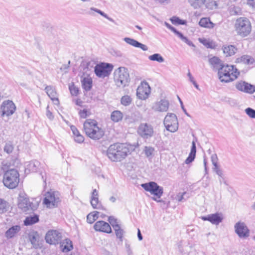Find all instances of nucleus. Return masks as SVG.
<instances>
[{
	"instance_id": "obj_1",
	"label": "nucleus",
	"mask_w": 255,
	"mask_h": 255,
	"mask_svg": "<svg viewBox=\"0 0 255 255\" xmlns=\"http://www.w3.org/2000/svg\"><path fill=\"white\" fill-rule=\"evenodd\" d=\"M129 153V148L124 143H116L111 144L107 150V155L112 161H121Z\"/></svg>"
},
{
	"instance_id": "obj_2",
	"label": "nucleus",
	"mask_w": 255,
	"mask_h": 255,
	"mask_svg": "<svg viewBox=\"0 0 255 255\" xmlns=\"http://www.w3.org/2000/svg\"><path fill=\"white\" fill-rule=\"evenodd\" d=\"M83 126L86 134L92 139H100L104 135V130L99 127L98 122L95 120L87 119Z\"/></svg>"
},
{
	"instance_id": "obj_3",
	"label": "nucleus",
	"mask_w": 255,
	"mask_h": 255,
	"mask_svg": "<svg viewBox=\"0 0 255 255\" xmlns=\"http://www.w3.org/2000/svg\"><path fill=\"white\" fill-rule=\"evenodd\" d=\"M240 71L232 65L224 64L218 71L219 78L222 82L228 83L236 79Z\"/></svg>"
},
{
	"instance_id": "obj_4",
	"label": "nucleus",
	"mask_w": 255,
	"mask_h": 255,
	"mask_svg": "<svg viewBox=\"0 0 255 255\" xmlns=\"http://www.w3.org/2000/svg\"><path fill=\"white\" fill-rule=\"evenodd\" d=\"M2 182L3 185L9 189L16 188L19 182V174L15 169L7 170L3 174Z\"/></svg>"
},
{
	"instance_id": "obj_5",
	"label": "nucleus",
	"mask_w": 255,
	"mask_h": 255,
	"mask_svg": "<svg viewBox=\"0 0 255 255\" xmlns=\"http://www.w3.org/2000/svg\"><path fill=\"white\" fill-rule=\"evenodd\" d=\"M235 28L237 33L242 37L248 36L252 30L249 19L244 17H240L236 20Z\"/></svg>"
},
{
	"instance_id": "obj_6",
	"label": "nucleus",
	"mask_w": 255,
	"mask_h": 255,
	"mask_svg": "<svg viewBox=\"0 0 255 255\" xmlns=\"http://www.w3.org/2000/svg\"><path fill=\"white\" fill-rule=\"evenodd\" d=\"M114 79L118 87H125L129 82V75L128 70L124 67H120L114 72Z\"/></svg>"
},
{
	"instance_id": "obj_7",
	"label": "nucleus",
	"mask_w": 255,
	"mask_h": 255,
	"mask_svg": "<svg viewBox=\"0 0 255 255\" xmlns=\"http://www.w3.org/2000/svg\"><path fill=\"white\" fill-rule=\"evenodd\" d=\"M141 186L145 191L149 192L151 194L156 197H152V200L158 202H160V200H157V198H160L163 194V188L162 187L159 186L156 182L153 181L142 184Z\"/></svg>"
},
{
	"instance_id": "obj_8",
	"label": "nucleus",
	"mask_w": 255,
	"mask_h": 255,
	"mask_svg": "<svg viewBox=\"0 0 255 255\" xmlns=\"http://www.w3.org/2000/svg\"><path fill=\"white\" fill-rule=\"evenodd\" d=\"M39 204L38 202L32 200L30 201L29 199L24 196H20L18 198V207L24 212H30L36 210Z\"/></svg>"
},
{
	"instance_id": "obj_9",
	"label": "nucleus",
	"mask_w": 255,
	"mask_h": 255,
	"mask_svg": "<svg viewBox=\"0 0 255 255\" xmlns=\"http://www.w3.org/2000/svg\"><path fill=\"white\" fill-rule=\"evenodd\" d=\"M163 124L167 130L170 132H174L178 129V119L174 114L167 113L164 118Z\"/></svg>"
},
{
	"instance_id": "obj_10",
	"label": "nucleus",
	"mask_w": 255,
	"mask_h": 255,
	"mask_svg": "<svg viewBox=\"0 0 255 255\" xmlns=\"http://www.w3.org/2000/svg\"><path fill=\"white\" fill-rule=\"evenodd\" d=\"M113 69V65L110 63H102L96 65L94 71L96 76L100 78L108 77Z\"/></svg>"
},
{
	"instance_id": "obj_11",
	"label": "nucleus",
	"mask_w": 255,
	"mask_h": 255,
	"mask_svg": "<svg viewBox=\"0 0 255 255\" xmlns=\"http://www.w3.org/2000/svg\"><path fill=\"white\" fill-rule=\"evenodd\" d=\"M60 201L59 194L58 192H48L45 194L43 204L48 208H54L57 206Z\"/></svg>"
},
{
	"instance_id": "obj_12",
	"label": "nucleus",
	"mask_w": 255,
	"mask_h": 255,
	"mask_svg": "<svg viewBox=\"0 0 255 255\" xmlns=\"http://www.w3.org/2000/svg\"><path fill=\"white\" fill-rule=\"evenodd\" d=\"M137 133L143 139L151 137L154 133L153 127L147 123H141L137 128Z\"/></svg>"
},
{
	"instance_id": "obj_13",
	"label": "nucleus",
	"mask_w": 255,
	"mask_h": 255,
	"mask_svg": "<svg viewBox=\"0 0 255 255\" xmlns=\"http://www.w3.org/2000/svg\"><path fill=\"white\" fill-rule=\"evenodd\" d=\"M2 111L1 116L12 115L16 110V107L12 101L7 100L2 102L0 106Z\"/></svg>"
},
{
	"instance_id": "obj_14",
	"label": "nucleus",
	"mask_w": 255,
	"mask_h": 255,
	"mask_svg": "<svg viewBox=\"0 0 255 255\" xmlns=\"http://www.w3.org/2000/svg\"><path fill=\"white\" fill-rule=\"evenodd\" d=\"M61 239V234L56 230L49 231L45 236L46 242L51 245L59 244L60 242Z\"/></svg>"
},
{
	"instance_id": "obj_15",
	"label": "nucleus",
	"mask_w": 255,
	"mask_h": 255,
	"mask_svg": "<svg viewBox=\"0 0 255 255\" xmlns=\"http://www.w3.org/2000/svg\"><path fill=\"white\" fill-rule=\"evenodd\" d=\"M235 233L241 238H247L250 235V231L245 223L237 222L234 226Z\"/></svg>"
},
{
	"instance_id": "obj_16",
	"label": "nucleus",
	"mask_w": 255,
	"mask_h": 255,
	"mask_svg": "<svg viewBox=\"0 0 255 255\" xmlns=\"http://www.w3.org/2000/svg\"><path fill=\"white\" fill-rule=\"evenodd\" d=\"M150 93V88L147 82L141 83L136 90L137 97L141 100L147 99Z\"/></svg>"
},
{
	"instance_id": "obj_17",
	"label": "nucleus",
	"mask_w": 255,
	"mask_h": 255,
	"mask_svg": "<svg viewBox=\"0 0 255 255\" xmlns=\"http://www.w3.org/2000/svg\"><path fill=\"white\" fill-rule=\"evenodd\" d=\"M235 87L237 90L244 93L253 94L255 92V86L245 81H240L237 82Z\"/></svg>"
},
{
	"instance_id": "obj_18",
	"label": "nucleus",
	"mask_w": 255,
	"mask_h": 255,
	"mask_svg": "<svg viewBox=\"0 0 255 255\" xmlns=\"http://www.w3.org/2000/svg\"><path fill=\"white\" fill-rule=\"evenodd\" d=\"M169 107V101L165 99H161L153 104L152 109L155 112H165L168 111Z\"/></svg>"
},
{
	"instance_id": "obj_19",
	"label": "nucleus",
	"mask_w": 255,
	"mask_h": 255,
	"mask_svg": "<svg viewBox=\"0 0 255 255\" xmlns=\"http://www.w3.org/2000/svg\"><path fill=\"white\" fill-rule=\"evenodd\" d=\"M222 214L216 213L215 214H209L207 216L202 217V219L204 221H208L214 225L219 224L223 220Z\"/></svg>"
},
{
	"instance_id": "obj_20",
	"label": "nucleus",
	"mask_w": 255,
	"mask_h": 255,
	"mask_svg": "<svg viewBox=\"0 0 255 255\" xmlns=\"http://www.w3.org/2000/svg\"><path fill=\"white\" fill-rule=\"evenodd\" d=\"M94 228L97 231L111 233L112 229L110 225L103 221L97 222L94 225Z\"/></svg>"
},
{
	"instance_id": "obj_21",
	"label": "nucleus",
	"mask_w": 255,
	"mask_h": 255,
	"mask_svg": "<svg viewBox=\"0 0 255 255\" xmlns=\"http://www.w3.org/2000/svg\"><path fill=\"white\" fill-rule=\"evenodd\" d=\"M124 40L127 43L133 47L140 48L143 51H147L148 50V47L146 45L142 44L134 39L129 37H125L124 39Z\"/></svg>"
},
{
	"instance_id": "obj_22",
	"label": "nucleus",
	"mask_w": 255,
	"mask_h": 255,
	"mask_svg": "<svg viewBox=\"0 0 255 255\" xmlns=\"http://www.w3.org/2000/svg\"><path fill=\"white\" fill-rule=\"evenodd\" d=\"M39 165L40 163L37 160L28 162L25 164V172L26 173H28L31 172H36Z\"/></svg>"
},
{
	"instance_id": "obj_23",
	"label": "nucleus",
	"mask_w": 255,
	"mask_h": 255,
	"mask_svg": "<svg viewBox=\"0 0 255 255\" xmlns=\"http://www.w3.org/2000/svg\"><path fill=\"white\" fill-rule=\"evenodd\" d=\"M46 94L54 102V104L58 105L59 104V100L57 97V94L55 89L50 86H46L45 88Z\"/></svg>"
},
{
	"instance_id": "obj_24",
	"label": "nucleus",
	"mask_w": 255,
	"mask_h": 255,
	"mask_svg": "<svg viewBox=\"0 0 255 255\" xmlns=\"http://www.w3.org/2000/svg\"><path fill=\"white\" fill-rule=\"evenodd\" d=\"M82 87L86 91H89L91 90L93 85L92 79L89 77H82L81 80Z\"/></svg>"
},
{
	"instance_id": "obj_25",
	"label": "nucleus",
	"mask_w": 255,
	"mask_h": 255,
	"mask_svg": "<svg viewBox=\"0 0 255 255\" xmlns=\"http://www.w3.org/2000/svg\"><path fill=\"white\" fill-rule=\"evenodd\" d=\"M209 62L214 70H218V71L220 67L224 65L219 58L216 56L210 58Z\"/></svg>"
},
{
	"instance_id": "obj_26",
	"label": "nucleus",
	"mask_w": 255,
	"mask_h": 255,
	"mask_svg": "<svg viewBox=\"0 0 255 255\" xmlns=\"http://www.w3.org/2000/svg\"><path fill=\"white\" fill-rule=\"evenodd\" d=\"M196 147L195 141L193 140L192 142V146L190 152L188 157L185 161L186 164H189L194 161L196 157Z\"/></svg>"
},
{
	"instance_id": "obj_27",
	"label": "nucleus",
	"mask_w": 255,
	"mask_h": 255,
	"mask_svg": "<svg viewBox=\"0 0 255 255\" xmlns=\"http://www.w3.org/2000/svg\"><path fill=\"white\" fill-rule=\"evenodd\" d=\"M188 2L194 9H200L205 4L206 0H188Z\"/></svg>"
},
{
	"instance_id": "obj_28",
	"label": "nucleus",
	"mask_w": 255,
	"mask_h": 255,
	"mask_svg": "<svg viewBox=\"0 0 255 255\" xmlns=\"http://www.w3.org/2000/svg\"><path fill=\"white\" fill-rule=\"evenodd\" d=\"M223 50L226 56H231L236 53L237 48L232 45H225L223 47Z\"/></svg>"
},
{
	"instance_id": "obj_29",
	"label": "nucleus",
	"mask_w": 255,
	"mask_h": 255,
	"mask_svg": "<svg viewBox=\"0 0 255 255\" xmlns=\"http://www.w3.org/2000/svg\"><path fill=\"white\" fill-rule=\"evenodd\" d=\"M20 230L19 226L16 225L10 228L5 233V237L8 238H13Z\"/></svg>"
},
{
	"instance_id": "obj_30",
	"label": "nucleus",
	"mask_w": 255,
	"mask_h": 255,
	"mask_svg": "<svg viewBox=\"0 0 255 255\" xmlns=\"http://www.w3.org/2000/svg\"><path fill=\"white\" fill-rule=\"evenodd\" d=\"M199 24L202 27L208 28H213L215 26V24L213 23L208 17L202 18Z\"/></svg>"
},
{
	"instance_id": "obj_31",
	"label": "nucleus",
	"mask_w": 255,
	"mask_h": 255,
	"mask_svg": "<svg viewBox=\"0 0 255 255\" xmlns=\"http://www.w3.org/2000/svg\"><path fill=\"white\" fill-rule=\"evenodd\" d=\"M123 118V114L120 111L116 110L113 111L111 115V119L115 123H118Z\"/></svg>"
},
{
	"instance_id": "obj_32",
	"label": "nucleus",
	"mask_w": 255,
	"mask_h": 255,
	"mask_svg": "<svg viewBox=\"0 0 255 255\" xmlns=\"http://www.w3.org/2000/svg\"><path fill=\"white\" fill-rule=\"evenodd\" d=\"M238 62L243 63L246 64H253L255 60L251 56L244 55L237 59Z\"/></svg>"
},
{
	"instance_id": "obj_33",
	"label": "nucleus",
	"mask_w": 255,
	"mask_h": 255,
	"mask_svg": "<svg viewBox=\"0 0 255 255\" xmlns=\"http://www.w3.org/2000/svg\"><path fill=\"white\" fill-rule=\"evenodd\" d=\"M38 221L39 216L35 214L32 216L27 217L24 221V224L25 226H29L35 224Z\"/></svg>"
},
{
	"instance_id": "obj_34",
	"label": "nucleus",
	"mask_w": 255,
	"mask_h": 255,
	"mask_svg": "<svg viewBox=\"0 0 255 255\" xmlns=\"http://www.w3.org/2000/svg\"><path fill=\"white\" fill-rule=\"evenodd\" d=\"M205 7L209 9L213 10L218 8V1L217 0H206Z\"/></svg>"
},
{
	"instance_id": "obj_35",
	"label": "nucleus",
	"mask_w": 255,
	"mask_h": 255,
	"mask_svg": "<svg viewBox=\"0 0 255 255\" xmlns=\"http://www.w3.org/2000/svg\"><path fill=\"white\" fill-rule=\"evenodd\" d=\"M63 252H68L73 249L72 242L69 239H66L62 245Z\"/></svg>"
},
{
	"instance_id": "obj_36",
	"label": "nucleus",
	"mask_w": 255,
	"mask_h": 255,
	"mask_svg": "<svg viewBox=\"0 0 255 255\" xmlns=\"http://www.w3.org/2000/svg\"><path fill=\"white\" fill-rule=\"evenodd\" d=\"M29 238L30 242L32 245L33 248L37 249L39 247L40 245L39 243V240L37 235L34 234L30 235L29 236Z\"/></svg>"
},
{
	"instance_id": "obj_37",
	"label": "nucleus",
	"mask_w": 255,
	"mask_h": 255,
	"mask_svg": "<svg viewBox=\"0 0 255 255\" xmlns=\"http://www.w3.org/2000/svg\"><path fill=\"white\" fill-rule=\"evenodd\" d=\"M99 212L95 211L89 214L87 216V221L89 224L93 223L98 218Z\"/></svg>"
},
{
	"instance_id": "obj_38",
	"label": "nucleus",
	"mask_w": 255,
	"mask_h": 255,
	"mask_svg": "<svg viewBox=\"0 0 255 255\" xmlns=\"http://www.w3.org/2000/svg\"><path fill=\"white\" fill-rule=\"evenodd\" d=\"M148 59L153 61H157L159 63H162L164 61L163 57L159 53H155L148 57Z\"/></svg>"
},
{
	"instance_id": "obj_39",
	"label": "nucleus",
	"mask_w": 255,
	"mask_h": 255,
	"mask_svg": "<svg viewBox=\"0 0 255 255\" xmlns=\"http://www.w3.org/2000/svg\"><path fill=\"white\" fill-rule=\"evenodd\" d=\"M9 208L8 203L5 200L0 199V214L6 212Z\"/></svg>"
},
{
	"instance_id": "obj_40",
	"label": "nucleus",
	"mask_w": 255,
	"mask_h": 255,
	"mask_svg": "<svg viewBox=\"0 0 255 255\" xmlns=\"http://www.w3.org/2000/svg\"><path fill=\"white\" fill-rule=\"evenodd\" d=\"M114 230L115 231V234L117 237L120 239V241H123L124 230L121 228L120 226H116Z\"/></svg>"
},
{
	"instance_id": "obj_41",
	"label": "nucleus",
	"mask_w": 255,
	"mask_h": 255,
	"mask_svg": "<svg viewBox=\"0 0 255 255\" xmlns=\"http://www.w3.org/2000/svg\"><path fill=\"white\" fill-rule=\"evenodd\" d=\"M14 149V146L12 142L10 141L6 142L3 148L4 151L8 154L12 152Z\"/></svg>"
},
{
	"instance_id": "obj_42",
	"label": "nucleus",
	"mask_w": 255,
	"mask_h": 255,
	"mask_svg": "<svg viewBox=\"0 0 255 255\" xmlns=\"http://www.w3.org/2000/svg\"><path fill=\"white\" fill-rule=\"evenodd\" d=\"M176 35L180 38L181 40L183 42L187 44L189 46L195 47V45L193 43V42L190 41L186 37L184 36L182 33L178 31Z\"/></svg>"
},
{
	"instance_id": "obj_43",
	"label": "nucleus",
	"mask_w": 255,
	"mask_h": 255,
	"mask_svg": "<svg viewBox=\"0 0 255 255\" xmlns=\"http://www.w3.org/2000/svg\"><path fill=\"white\" fill-rule=\"evenodd\" d=\"M91 204L94 209H101L103 208L101 203L99 200V198L91 199Z\"/></svg>"
},
{
	"instance_id": "obj_44",
	"label": "nucleus",
	"mask_w": 255,
	"mask_h": 255,
	"mask_svg": "<svg viewBox=\"0 0 255 255\" xmlns=\"http://www.w3.org/2000/svg\"><path fill=\"white\" fill-rule=\"evenodd\" d=\"M132 101L131 97L128 95H125L122 97L121 100V104L125 106L129 105Z\"/></svg>"
},
{
	"instance_id": "obj_45",
	"label": "nucleus",
	"mask_w": 255,
	"mask_h": 255,
	"mask_svg": "<svg viewBox=\"0 0 255 255\" xmlns=\"http://www.w3.org/2000/svg\"><path fill=\"white\" fill-rule=\"evenodd\" d=\"M230 13L231 15H239L242 13V9L239 6H231L230 8Z\"/></svg>"
},
{
	"instance_id": "obj_46",
	"label": "nucleus",
	"mask_w": 255,
	"mask_h": 255,
	"mask_svg": "<svg viewBox=\"0 0 255 255\" xmlns=\"http://www.w3.org/2000/svg\"><path fill=\"white\" fill-rule=\"evenodd\" d=\"M69 89L72 96H76L79 94V88L76 87L74 83H72L69 85Z\"/></svg>"
},
{
	"instance_id": "obj_47",
	"label": "nucleus",
	"mask_w": 255,
	"mask_h": 255,
	"mask_svg": "<svg viewBox=\"0 0 255 255\" xmlns=\"http://www.w3.org/2000/svg\"><path fill=\"white\" fill-rule=\"evenodd\" d=\"M170 20L174 24L184 25L186 23V20L180 19L179 17L176 16H173L170 18Z\"/></svg>"
},
{
	"instance_id": "obj_48",
	"label": "nucleus",
	"mask_w": 255,
	"mask_h": 255,
	"mask_svg": "<svg viewBox=\"0 0 255 255\" xmlns=\"http://www.w3.org/2000/svg\"><path fill=\"white\" fill-rule=\"evenodd\" d=\"M90 10L94 11L99 13L101 15H102V16H104V17L106 18L107 19H108L110 21H112V22H114V21L113 19H112V18L109 17L108 15L107 14H106L103 11H101V10H100V9H99L98 8H96L92 7L90 8Z\"/></svg>"
},
{
	"instance_id": "obj_49",
	"label": "nucleus",
	"mask_w": 255,
	"mask_h": 255,
	"mask_svg": "<svg viewBox=\"0 0 255 255\" xmlns=\"http://www.w3.org/2000/svg\"><path fill=\"white\" fill-rule=\"evenodd\" d=\"M245 112L250 118L255 119V110L251 108H248L245 110Z\"/></svg>"
},
{
	"instance_id": "obj_50",
	"label": "nucleus",
	"mask_w": 255,
	"mask_h": 255,
	"mask_svg": "<svg viewBox=\"0 0 255 255\" xmlns=\"http://www.w3.org/2000/svg\"><path fill=\"white\" fill-rule=\"evenodd\" d=\"M145 155L149 157L151 156L154 151V148L150 146H145L144 150Z\"/></svg>"
},
{
	"instance_id": "obj_51",
	"label": "nucleus",
	"mask_w": 255,
	"mask_h": 255,
	"mask_svg": "<svg viewBox=\"0 0 255 255\" xmlns=\"http://www.w3.org/2000/svg\"><path fill=\"white\" fill-rule=\"evenodd\" d=\"M108 221L112 226L113 229L116 226H120L117 222V220L113 216H110L108 218Z\"/></svg>"
},
{
	"instance_id": "obj_52",
	"label": "nucleus",
	"mask_w": 255,
	"mask_h": 255,
	"mask_svg": "<svg viewBox=\"0 0 255 255\" xmlns=\"http://www.w3.org/2000/svg\"><path fill=\"white\" fill-rule=\"evenodd\" d=\"M199 40L201 43H202L204 45H205L207 47H208V48L212 47L211 43L209 40H208L206 39H204H204L199 38Z\"/></svg>"
},
{
	"instance_id": "obj_53",
	"label": "nucleus",
	"mask_w": 255,
	"mask_h": 255,
	"mask_svg": "<svg viewBox=\"0 0 255 255\" xmlns=\"http://www.w3.org/2000/svg\"><path fill=\"white\" fill-rule=\"evenodd\" d=\"M84 140V137L83 135L80 134H79L76 136H75V141L78 143H82Z\"/></svg>"
},
{
	"instance_id": "obj_54",
	"label": "nucleus",
	"mask_w": 255,
	"mask_h": 255,
	"mask_svg": "<svg viewBox=\"0 0 255 255\" xmlns=\"http://www.w3.org/2000/svg\"><path fill=\"white\" fill-rule=\"evenodd\" d=\"M79 114L81 118L85 119L88 116V111L86 109L80 110L79 112Z\"/></svg>"
},
{
	"instance_id": "obj_55",
	"label": "nucleus",
	"mask_w": 255,
	"mask_h": 255,
	"mask_svg": "<svg viewBox=\"0 0 255 255\" xmlns=\"http://www.w3.org/2000/svg\"><path fill=\"white\" fill-rule=\"evenodd\" d=\"M215 172L219 176V180L220 184H221L222 182V180H224V174H223V171L221 169L220 170L216 171V172Z\"/></svg>"
},
{
	"instance_id": "obj_56",
	"label": "nucleus",
	"mask_w": 255,
	"mask_h": 255,
	"mask_svg": "<svg viewBox=\"0 0 255 255\" xmlns=\"http://www.w3.org/2000/svg\"><path fill=\"white\" fill-rule=\"evenodd\" d=\"M165 26L169 29H170L172 32H173L175 34H176L178 32V31L174 27H173L172 26H171L170 24H169L168 23L166 22H165Z\"/></svg>"
},
{
	"instance_id": "obj_57",
	"label": "nucleus",
	"mask_w": 255,
	"mask_h": 255,
	"mask_svg": "<svg viewBox=\"0 0 255 255\" xmlns=\"http://www.w3.org/2000/svg\"><path fill=\"white\" fill-rule=\"evenodd\" d=\"M211 161L213 164L218 163V157L216 154H212L211 157Z\"/></svg>"
},
{
	"instance_id": "obj_58",
	"label": "nucleus",
	"mask_w": 255,
	"mask_h": 255,
	"mask_svg": "<svg viewBox=\"0 0 255 255\" xmlns=\"http://www.w3.org/2000/svg\"><path fill=\"white\" fill-rule=\"evenodd\" d=\"M186 194V192H184L182 194H178L177 196H176V199L179 201V202H181L183 200H185V199H184V195Z\"/></svg>"
},
{
	"instance_id": "obj_59",
	"label": "nucleus",
	"mask_w": 255,
	"mask_h": 255,
	"mask_svg": "<svg viewBox=\"0 0 255 255\" xmlns=\"http://www.w3.org/2000/svg\"><path fill=\"white\" fill-rule=\"evenodd\" d=\"M247 4L253 9H255V0H248Z\"/></svg>"
},
{
	"instance_id": "obj_60",
	"label": "nucleus",
	"mask_w": 255,
	"mask_h": 255,
	"mask_svg": "<svg viewBox=\"0 0 255 255\" xmlns=\"http://www.w3.org/2000/svg\"><path fill=\"white\" fill-rule=\"evenodd\" d=\"M126 250L128 255H132V252L130 248V245L128 243H126L125 245Z\"/></svg>"
},
{
	"instance_id": "obj_61",
	"label": "nucleus",
	"mask_w": 255,
	"mask_h": 255,
	"mask_svg": "<svg viewBox=\"0 0 255 255\" xmlns=\"http://www.w3.org/2000/svg\"><path fill=\"white\" fill-rule=\"evenodd\" d=\"M99 194L98 191L95 189L93 190L91 199L98 198Z\"/></svg>"
},
{
	"instance_id": "obj_62",
	"label": "nucleus",
	"mask_w": 255,
	"mask_h": 255,
	"mask_svg": "<svg viewBox=\"0 0 255 255\" xmlns=\"http://www.w3.org/2000/svg\"><path fill=\"white\" fill-rule=\"evenodd\" d=\"M178 100H179V102H180V104H181V108H182V109L183 110V111L184 113H185L187 116H189H189H189V115L188 114V113L187 112V111H186V109H185V108H184V105H183V102H182V101H181V100L180 99V98H179V96H178Z\"/></svg>"
},
{
	"instance_id": "obj_63",
	"label": "nucleus",
	"mask_w": 255,
	"mask_h": 255,
	"mask_svg": "<svg viewBox=\"0 0 255 255\" xmlns=\"http://www.w3.org/2000/svg\"><path fill=\"white\" fill-rule=\"evenodd\" d=\"M71 130L72 131V132H73V134L75 136L80 134L78 130L77 129V128L75 126H72L71 127Z\"/></svg>"
},
{
	"instance_id": "obj_64",
	"label": "nucleus",
	"mask_w": 255,
	"mask_h": 255,
	"mask_svg": "<svg viewBox=\"0 0 255 255\" xmlns=\"http://www.w3.org/2000/svg\"><path fill=\"white\" fill-rule=\"evenodd\" d=\"M49 107L47 106L46 108V116L50 120L53 119V116L52 113L48 110Z\"/></svg>"
}]
</instances>
